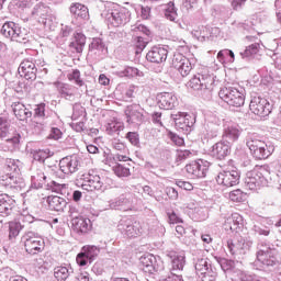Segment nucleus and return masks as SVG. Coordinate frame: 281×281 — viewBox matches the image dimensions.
<instances>
[{
  "label": "nucleus",
  "instance_id": "obj_1",
  "mask_svg": "<svg viewBox=\"0 0 281 281\" xmlns=\"http://www.w3.org/2000/svg\"><path fill=\"white\" fill-rule=\"evenodd\" d=\"M246 146L255 159H269L273 155V146L267 145L265 140L259 139L258 136L251 134L247 137Z\"/></svg>",
  "mask_w": 281,
  "mask_h": 281
},
{
  "label": "nucleus",
  "instance_id": "obj_2",
  "mask_svg": "<svg viewBox=\"0 0 281 281\" xmlns=\"http://www.w3.org/2000/svg\"><path fill=\"white\" fill-rule=\"evenodd\" d=\"M269 173V166H257L254 170L246 173L245 187L248 190H258L262 186H267V175Z\"/></svg>",
  "mask_w": 281,
  "mask_h": 281
},
{
  "label": "nucleus",
  "instance_id": "obj_3",
  "mask_svg": "<svg viewBox=\"0 0 281 281\" xmlns=\"http://www.w3.org/2000/svg\"><path fill=\"white\" fill-rule=\"evenodd\" d=\"M1 34L4 35L5 38L15 41V43H27V41H30L27 30L21 29L19 24L14 22H5L1 27Z\"/></svg>",
  "mask_w": 281,
  "mask_h": 281
},
{
  "label": "nucleus",
  "instance_id": "obj_4",
  "mask_svg": "<svg viewBox=\"0 0 281 281\" xmlns=\"http://www.w3.org/2000/svg\"><path fill=\"white\" fill-rule=\"evenodd\" d=\"M105 19L113 27H120L131 21V11L124 7H113L108 10Z\"/></svg>",
  "mask_w": 281,
  "mask_h": 281
},
{
  "label": "nucleus",
  "instance_id": "obj_5",
  "mask_svg": "<svg viewBox=\"0 0 281 281\" xmlns=\"http://www.w3.org/2000/svg\"><path fill=\"white\" fill-rule=\"evenodd\" d=\"M218 97L229 106L239 108L245 104V94L234 87L222 88L218 92Z\"/></svg>",
  "mask_w": 281,
  "mask_h": 281
},
{
  "label": "nucleus",
  "instance_id": "obj_6",
  "mask_svg": "<svg viewBox=\"0 0 281 281\" xmlns=\"http://www.w3.org/2000/svg\"><path fill=\"white\" fill-rule=\"evenodd\" d=\"M23 240L24 249L26 254H30L31 256H36V254H41V251L45 249V240L34 232L26 233L23 236Z\"/></svg>",
  "mask_w": 281,
  "mask_h": 281
},
{
  "label": "nucleus",
  "instance_id": "obj_7",
  "mask_svg": "<svg viewBox=\"0 0 281 281\" xmlns=\"http://www.w3.org/2000/svg\"><path fill=\"white\" fill-rule=\"evenodd\" d=\"M171 120H173L176 127L179 128V131H182V133H190L192 126L196 124V116L188 112H177L176 114H171Z\"/></svg>",
  "mask_w": 281,
  "mask_h": 281
},
{
  "label": "nucleus",
  "instance_id": "obj_8",
  "mask_svg": "<svg viewBox=\"0 0 281 281\" xmlns=\"http://www.w3.org/2000/svg\"><path fill=\"white\" fill-rule=\"evenodd\" d=\"M257 262L265 267H273L278 262L276 250L271 249L267 244H258L257 246Z\"/></svg>",
  "mask_w": 281,
  "mask_h": 281
},
{
  "label": "nucleus",
  "instance_id": "obj_9",
  "mask_svg": "<svg viewBox=\"0 0 281 281\" xmlns=\"http://www.w3.org/2000/svg\"><path fill=\"white\" fill-rule=\"evenodd\" d=\"M83 182L81 183L82 190L87 192H93V190H104V179L100 177L95 171L90 170L88 173L81 177Z\"/></svg>",
  "mask_w": 281,
  "mask_h": 281
},
{
  "label": "nucleus",
  "instance_id": "obj_10",
  "mask_svg": "<svg viewBox=\"0 0 281 281\" xmlns=\"http://www.w3.org/2000/svg\"><path fill=\"white\" fill-rule=\"evenodd\" d=\"M186 170L192 179H204L210 170L207 160H196L186 166Z\"/></svg>",
  "mask_w": 281,
  "mask_h": 281
},
{
  "label": "nucleus",
  "instance_id": "obj_11",
  "mask_svg": "<svg viewBox=\"0 0 281 281\" xmlns=\"http://www.w3.org/2000/svg\"><path fill=\"white\" fill-rule=\"evenodd\" d=\"M249 109L251 113L259 117H267L271 113V104L267 99L261 97H254L250 101Z\"/></svg>",
  "mask_w": 281,
  "mask_h": 281
},
{
  "label": "nucleus",
  "instance_id": "obj_12",
  "mask_svg": "<svg viewBox=\"0 0 281 281\" xmlns=\"http://www.w3.org/2000/svg\"><path fill=\"white\" fill-rule=\"evenodd\" d=\"M139 262L140 269H143L145 273H157V271H161V269H164L161 261H158L157 257L153 254L143 255L139 258Z\"/></svg>",
  "mask_w": 281,
  "mask_h": 281
},
{
  "label": "nucleus",
  "instance_id": "obj_13",
  "mask_svg": "<svg viewBox=\"0 0 281 281\" xmlns=\"http://www.w3.org/2000/svg\"><path fill=\"white\" fill-rule=\"evenodd\" d=\"M119 231L125 234L128 238H137L142 236V224L139 222H133L132 220H123L119 224Z\"/></svg>",
  "mask_w": 281,
  "mask_h": 281
},
{
  "label": "nucleus",
  "instance_id": "obj_14",
  "mask_svg": "<svg viewBox=\"0 0 281 281\" xmlns=\"http://www.w3.org/2000/svg\"><path fill=\"white\" fill-rule=\"evenodd\" d=\"M216 181L218 186H224V188H234V186L240 183V173L236 170L221 171L216 177Z\"/></svg>",
  "mask_w": 281,
  "mask_h": 281
},
{
  "label": "nucleus",
  "instance_id": "obj_15",
  "mask_svg": "<svg viewBox=\"0 0 281 281\" xmlns=\"http://www.w3.org/2000/svg\"><path fill=\"white\" fill-rule=\"evenodd\" d=\"M171 65L173 69L179 71L182 78H186V76H189L190 71H192V63L182 54L173 55Z\"/></svg>",
  "mask_w": 281,
  "mask_h": 281
},
{
  "label": "nucleus",
  "instance_id": "obj_16",
  "mask_svg": "<svg viewBox=\"0 0 281 281\" xmlns=\"http://www.w3.org/2000/svg\"><path fill=\"white\" fill-rule=\"evenodd\" d=\"M157 100L159 109H164V111H172L179 104V99L172 92H161Z\"/></svg>",
  "mask_w": 281,
  "mask_h": 281
},
{
  "label": "nucleus",
  "instance_id": "obj_17",
  "mask_svg": "<svg viewBox=\"0 0 281 281\" xmlns=\"http://www.w3.org/2000/svg\"><path fill=\"white\" fill-rule=\"evenodd\" d=\"M80 166V160L78 156H67L59 161V168L64 175H74L78 172V167Z\"/></svg>",
  "mask_w": 281,
  "mask_h": 281
},
{
  "label": "nucleus",
  "instance_id": "obj_18",
  "mask_svg": "<svg viewBox=\"0 0 281 281\" xmlns=\"http://www.w3.org/2000/svg\"><path fill=\"white\" fill-rule=\"evenodd\" d=\"M125 115L131 124H142L144 122V110L139 104L128 105L125 109Z\"/></svg>",
  "mask_w": 281,
  "mask_h": 281
},
{
  "label": "nucleus",
  "instance_id": "obj_19",
  "mask_svg": "<svg viewBox=\"0 0 281 281\" xmlns=\"http://www.w3.org/2000/svg\"><path fill=\"white\" fill-rule=\"evenodd\" d=\"M111 210H122L123 212H128L133 207V195L122 194L115 200L110 201Z\"/></svg>",
  "mask_w": 281,
  "mask_h": 281
},
{
  "label": "nucleus",
  "instance_id": "obj_20",
  "mask_svg": "<svg viewBox=\"0 0 281 281\" xmlns=\"http://www.w3.org/2000/svg\"><path fill=\"white\" fill-rule=\"evenodd\" d=\"M18 71L22 78H25V80H34L37 71L36 64L30 59H24L20 64Z\"/></svg>",
  "mask_w": 281,
  "mask_h": 281
},
{
  "label": "nucleus",
  "instance_id": "obj_21",
  "mask_svg": "<svg viewBox=\"0 0 281 281\" xmlns=\"http://www.w3.org/2000/svg\"><path fill=\"white\" fill-rule=\"evenodd\" d=\"M16 202L8 194L0 195V216L8 217L14 214Z\"/></svg>",
  "mask_w": 281,
  "mask_h": 281
},
{
  "label": "nucleus",
  "instance_id": "obj_22",
  "mask_svg": "<svg viewBox=\"0 0 281 281\" xmlns=\"http://www.w3.org/2000/svg\"><path fill=\"white\" fill-rule=\"evenodd\" d=\"M167 257L171 260L172 271H183V268L186 267V252L169 250L167 251Z\"/></svg>",
  "mask_w": 281,
  "mask_h": 281
},
{
  "label": "nucleus",
  "instance_id": "obj_23",
  "mask_svg": "<svg viewBox=\"0 0 281 281\" xmlns=\"http://www.w3.org/2000/svg\"><path fill=\"white\" fill-rule=\"evenodd\" d=\"M147 60L149 63H165L166 58H168V49L161 46H154L146 55Z\"/></svg>",
  "mask_w": 281,
  "mask_h": 281
},
{
  "label": "nucleus",
  "instance_id": "obj_24",
  "mask_svg": "<svg viewBox=\"0 0 281 281\" xmlns=\"http://www.w3.org/2000/svg\"><path fill=\"white\" fill-rule=\"evenodd\" d=\"M231 150H232V145L226 140H221L215 145H213L211 155L212 157H215V159H225V157L229 155Z\"/></svg>",
  "mask_w": 281,
  "mask_h": 281
},
{
  "label": "nucleus",
  "instance_id": "obj_25",
  "mask_svg": "<svg viewBox=\"0 0 281 281\" xmlns=\"http://www.w3.org/2000/svg\"><path fill=\"white\" fill-rule=\"evenodd\" d=\"M0 184L4 188L19 190V188H23V179L19 177V173H7L1 177Z\"/></svg>",
  "mask_w": 281,
  "mask_h": 281
},
{
  "label": "nucleus",
  "instance_id": "obj_26",
  "mask_svg": "<svg viewBox=\"0 0 281 281\" xmlns=\"http://www.w3.org/2000/svg\"><path fill=\"white\" fill-rule=\"evenodd\" d=\"M206 136L209 139H214V137H218V133H221V119L217 116H211L207 119L205 124Z\"/></svg>",
  "mask_w": 281,
  "mask_h": 281
},
{
  "label": "nucleus",
  "instance_id": "obj_27",
  "mask_svg": "<svg viewBox=\"0 0 281 281\" xmlns=\"http://www.w3.org/2000/svg\"><path fill=\"white\" fill-rule=\"evenodd\" d=\"M52 12V9H49L48 5H46L43 2L37 3L31 14L33 16V19H35L36 21H38V23H45V21L47 20V18L49 16V13Z\"/></svg>",
  "mask_w": 281,
  "mask_h": 281
},
{
  "label": "nucleus",
  "instance_id": "obj_28",
  "mask_svg": "<svg viewBox=\"0 0 281 281\" xmlns=\"http://www.w3.org/2000/svg\"><path fill=\"white\" fill-rule=\"evenodd\" d=\"M240 127L238 125H227L224 127V132L222 138L227 144H234V142H238V137H240Z\"/></svg>",
  "mask_w": 281,
  "mask_h": 281
},
{
  "label": "nucleus",
  "instance_id": "obj_29",
  "mask_svg": "<svg viewBox=\"0 0 281 281\" xmlns=\"http://www.w3.org/2000/svg\"><path fill=\"white\" fill-rule=\"evenodd\" d=\"M11 108L16 120H20V122H25L26 120H30V117H32V111L25 108V104L21 102H13L11 104Z\"/></svg>",
  "mask_w": 281,
  "mask_h": 281
},
{
  "label": "nucleus",
  "instance_id": "obj_30",
  "mask_svg": "<svg viewBox=\"0 0 281 281\" xmlns=\"http://www.w3.org/2000/svg\"><path fill=\"white\" fill-rule=\"evenodd\" d=\"M71 225L75 232L78 234H87L89 229H91V220L80 217V216H75L71 220Z\"/></svg>",
  "mask_w": 281,
  "mask_h": 281
},
{
  "label": "nucleus",
  "instance_id": "obj_31",
  "mask_svg": "<svg viewBox=\"0 0 281 281\" xmlns=\"http://www.w3.org/2000/svg\"><path fill=\"white\" fill-rule=\"evenodd\" d=\"M70 13L74 14L75 19L80 21L89 20V8L82 3H74L70 5Z\"/></svg>",
  "mask_w": 281,
  "mask_h": 281
},
{
  "label": "nucleus",
  "instance_id": "obj_32",
  "mask_svg": "<svg viewBox=\"0 0 281 281\" xmlns=\"http://www.w3.org/2000/svg\"><path fill=\"white\" fill-rule=\"evenodd\" d=\"M240 225H243V216L238 213H233L224 222L225 229L231 232H236Z\"/></svg>",
  "mask_w": 281,
  "mask_h": 281
},
{
  "label": "nucleus",
  "instance_id": "obj_33",
  "mask_svg": "<svg viewBox=\"0 0 281 281\" xmlns=\"http://www.w3.org/2000/svg\"><path fill=\"white\" fill-rule=\"evenodd\" d=\"M85 45H87V36L82 33H75L74 41L70 43L69 47L77 54H82Z\"/></svg>",
  "mask_w": 281,
  "mask_h": 281
},
{
  "label": "nucleus",
  "instance_id": "obj_34",
  "mask_svg": "<svg viewBox=\"0 0 281 281\" xmlns=\"http://www.w3.org/2000/svg\"><path fill=\"white\" fill-rule=\"evenodd\" d=\"M47 203L50 210H54L55 212H63V210L67 207V201L58 195H49L47 198Z\"/></svg>",
  "mask_w": 281,
  "mask_h": 281
},
{
  "label": "nucleus",
  "instance_id": "obj_35",
  "mask_svg": "<svg viewBox=\"0 0 281 281\" xmlns=\"http://www.w3.org/2000/svg\"><path fill=\"white\" fill-rule=\"evenodd\" d=\"M32 188H35V190H40V188H43L47 181V176H45V172L43 170L37 169L35 173L32 176Z\"/></svg>",
  "mask_w": 281,
  "mask_h": 281
},
{
  "label": "nucleus",
  "instance_id": "obj_36",
  "mask_svg": "<svg viewBox=\"0 0 281 281\" xmlns=\"http://www.w3.org/2000/svg\"><path fill=\"white\" fill-rule=\"evenodd\" d=\"M72 272L74 270L67 266H58L54 269V277L58 281H66Z\"/></svg>",
  "mask_w": 281,
  "mask_h": 281
},
{
  "label": "nucleus",
  "instance_id": "obj_37",
  "mask_svg": "<svg viewBox=\"0 0 281 281\" xmlns=\"http://www.w3.org/2000/svg\"><path fill=\"white\" fill-rule=\"evenodd\" d=\"M121 78H144V72L135 67L127 66L124 70L119 71Z\"/></svg>",
  "mask_w": 281,
  "mask_h": 281
},
{
  "label": "nucleus",
  "instance_id": "obj_38",
  "mask_svg": "<svg viewBox=\"0 0 281 281\" xmlns=\"http://www.w3.org/2000/svg\"><path fill=\"white\" fill-rule=\"evenodd\" d=\"M198 77L200 78V82L204 90L207 89L209 91H212L214 89V76L207 72H199Z\"/></svg>",
  "mask_w": 281,
  "mask_h": 281
},
{
  "label": "nucleus",
  "instance_id": "obj_39",
  "mask_svg": "<svg viewBox=\"0 0 281 281\" xmlns=\"http://www.w3.org/2000/svg\"><path fill=\"white\" fill-rule=\"evenodd\" d=\"M81 251L90 259V262H93L100 256V248L98 246H83Z\"/></svg>",
  "mask_w": 281,
  "mask_h": 281
},
{
  "label": "nucleus",
  "instance_id": "obj_40",
  "mask_svg": "<svg viewBox=\"0 0 281 281\" xmlns=\"http://www.w3.org/2000/svg\"><path fill=\"white\" fill-rule=\"evenodd\" d=\"M105 131L108 135H120V132L124 131V123L112 121L108 123Z\"/></svg>",
  "mask_w": 281,
  "mask_h": 281
},
{
  "label": "nucleus",
  "instance_id": "obj_41",
  "mask_svg": "<svg viewBox=\"0 0 281 281\" xmlns=\"http://www.w3.org/2000/svg\"><path fill=\"white\" fill-rule=\"evenodd\" d=\"M258 52H260V44L255 43L251 44L249 46L246 47V49L244 52L240 53L241 58H254V56H256V54H258Z\"/></svg>",
  "mask_w": 281,
  "mask_h": 281
},
{
  "label": "nucleus",
  "instance_id": "obj_42",
  "mask_svg": "<svg viewBox=\"0 0 281 281\" xmlns=\"http://www.w3.org/2000/svg\"><path fill=\"white\" fill-rule=\"evenodd\" d=\"M5 166L7 172H10V175H19V172H21V162L19 160L8 158L5 160Z\"/></svg>",
  "mask_w": 281,
  "mask_h": 281
},
{
  "label": "nucleus",
  "instance_id": "obj_43",
  "mask_svg": "<svg viewBox=\"0 0 281 281\" xmlns=\"http://www.w3.org/2000/svg\"><path fill=\"white\" fill-rule=\"evenodd\" d=\"M227 249L232 256H240V237H238L235 241L234 239H228Z\"/></svg>",
  "mask_w": 281,
  "mask_h": 281
},
{
  "label": "nucleus",
  "instance_id": "obj_44",
  "mask_svg": "<svg viewBox=\"0 0 281 281\" xmlns=\"http://www.w3.org/2000/svg\"><path fill=\"white\" fill-rule=\"evenodd\" d=\"M113 172L119 178L131 177V169L122 164L113 166Z\"/></svg>",
  "mask_w": 281,
  "mask_h": 281
},
{
  "label": "nucleus",
  "instance_id": "obj_45",
  "mask_svg": "<svg viewBox=\"0 0 281 281\" xmlns=\"http://www.w3.org/2000/svg\"><path fill=\"white\" fill-rule=\"evenodd\" d=\"M165 16L168 21H177V9H175V2L167 3L165 8Z\"/></svg>",
  "mask_w": 281,
  "mask_h": 281
},
{
  "label": "nucleus",
  "instance_id": "obj_46",
  "mask_svg": "<svg viewBox=\"0 0 281 281\" xmlns=\"http://www.w3.org/2000/svg\"><path fill=\"white\" fill-rule=\"evenodd\" d=\"M210 269L207 265V259H198L195 261V271L198 276H204Z\"/></svg>",
  "mask_w": 281,
  "mask_h": 281
},
{
  "label": "nucleus",
  "instance_id": "obj_47",
  "mask_svg": "<svg viewBox=\"0 0 281 281\" xmlns=\"http://www.w3.org/2000/svg\"><path fill=\"white\" fill-rule=\"evenodd\" d=\"M67 78L70 82H75L77 87H83L85 81L81 78L80 70L75 69L70 74L67 75Z\"/></svg>",
  "mask_w": 281,
  "mask_h": 281
},
{
  "label": "nucleus",
  "instance_id": "obj_48",
  "mask_svg": "<svg viewBox=\"0 0 281 281\" xmlns=\"http://www.w3.org/2000/svg\"><path fill=\"white\" fill-rule=\"evenodd\" d=\"M254 241L239 237V256H245L251 249Z\"/></svg>",
  "mask_w": 281,
  "mask_h": 281
},
{
  "label": "nucleus",
  "instance_id": "obj_49",
  "mask_svg": "<svg viewBox=\"0 0 281 281\" xmlns=\"http://www.w3.org/2000/svg\"><path fill=\"white\" fill-rule=\"evenodd\" d=\"M10 133V123L4 117H0V137L1 139H5Z\"/></svg>",
  "mask_w": 281,
  "mask_h": 281
},
{
  "label": "nucleus",
  "instance_id": "obj_50",
  "mask_svg": "<svg viewBox=\"0 0 281 281\" xmlns=\"http://www.w3.org/2000/svg\"><path fill=\"white\" fill-rule=\"evenodd\" d=\"M252 232L258 236H269V234H271V231L269 229V227L262 225L261 223L255 224L252 226Z\"/></svg>",
  "mask_w": 281,
  "mask_h": 281
},
{
  "label": "nucleus",
  "instance_id": "obj_51",
  "mask_svg": "<svg viewBox=\"0 0 281 281\" xmlns=\"http://www.w3.org/2000/svg\"><path fill=\"white\" fill-rule=\"evenodd\" d=\"M189 87L193 89L194 91H203L205 88H203V85L201 83V77H199V74L195 75L190 81Z\"/></svg>",
  "mask_w": 281,
  "mask_h": 281
},
{
  "label": "nucleus",
  "instance_id": "obj_52",
  "mask_svg": "<svg viewBox=\"0 0 281 281\" xmlns=\"http://www.w3.org/2000/svg\"><path fill=\"white\" fill-rule=\"evenodd\" d=\"M134 45L136 47V54H139V52H144L146 48V45H148V41L145 40L143 36H136L134 38Z\"/></svg>",
  "mask_w": 281,
  "mask_h": 281
},
{
  "label": "nucleus",
  "instance_id": "obj_53",
  "mask_svg": "<svg viewBox=\"0 0 281 281\" xmlns=\"http://www.w3.org/2000/svg\"><path fill=\"white\" fill-rule=\"evenodd\" d=\"M76 261L79 267H87V265H91V259L88 258L82 250L77 255Z\"/></svg>",
  "mask_w": 281,
  "mask_h": 281
},
{
  "label": "nucleus",
  "instance_id": "obj_54",
  "mask_svg": "<svg viewBox=\"0 0 281 281\" xmlns=\"http://www.w3.org/2000/svg\"><path fill=\"white\" fill-rule=\"evenodd\" d=\"M49 157V153L47 150H43V149H40V150H35L33 153V159L35 161H45V159H47Z\"/></svg>",
  "mask_w": 281,
  "mask_h": 281
},
{
  "label": "nucleus",
  "instance_id": "obj_55",
  "mask_svg": "<svg viewBox=\"0 0 281 281\" xmlns=\"http://www.w3.org/2000/svg\"><path fill=\"white\" fill-rule=\"evenodd\" d=\"M9 229L12 236H19V232L23 229V225L21 224V222H10Z\"/></svg>",
  "mask_w": 281,
  "mask_h": 281
},
{
  "label": "nucleus",
  "instance_id": "obj_56",
  "mask_svg": "<svg viewBox=\"0 0 281 281\" xmlns=\"http://www.w3.org/2000/svg\"><path fill=\"white\" fill-rule=\"evenodd\" d=\"M231 201H234L235 203H240L245 199V194L240 189L234 190L229 193Z\"/></svg>",
  "mask_w": 281,
  "mask_h": 281
},
{
  "label": "nucleus",
  "instance_id": "obj_57",
  "mask_svg": "<svg viewBox=\"0 0 281 281\" xmlns=\"http://www.w3.org/2000/svg\"><path fill=\"white\" fill-rule=\"evenodd\" d=\"M90 47L91 49H95L97 52H104L105 45L104 42H102V38L95 37L92 40Z\"/></svg>",
  "mask_w": 281,
  "mask_h": 281
},
{
  "label": "nucleus",
  "instance_id": "obj_58",
  "mask_svg": "<svg viewBox=\"0 0 281 281\" xmlns=\"http://www.w3.org/2000/svg\"><path fill=\"white\" fill-rule=\"evenodd\" d=\"M58 91L61 95H74V91L69 83H58Z\"/></svg>",
  "mask_w": 281,
  "mask_h": 281
},
{
  "label": "nucleus",
  "instance_id": "obj_59",
  "mask_svg": "<svg viewBox=\"0 0 281 281\" xmlns=\"http://www.w3.org/2000/svg\"><path fill=\"white\" fill-rule=\"evenodd\" d=\"M52 191L57 194H65L67 192V184H60L56 181L52 182Z\"/></svg>",
  "mask_w": 281,
  "mask_h": 281
},
{
  "label": "nucleus",
  "instance_id": "obj_60",
  "mask_svg": "<svg viewBox=\"0 0 281 281\" xmlns=\"http://www.w3.org/2000/svg\"><path fill=\"white\" fill-rule=\"evenodd\" d=\"M126 139H128L132 146H139V134H137V132H128Z\"/></svg>",
  "mask_w": 281,
  "mask_h": 281
},
{
  "label": "nucleus",
  "instance_id": "obj_61",
  "mask_svg": "<svg viewBox=\"0 0 281 281\" xmlns=\"http://www.w3.org/2000/svg\"><path fill=\"white\" fill-rule=\"evenodd\" d=\"M176 186H178V188H181V190H187V191L194 190V186H192V183L183 180H177Z\"/></svg>",
  "mask_w": 281,
  "mask_h": 281
},
{
  "label": "nucleus",
  "instance_id": "obj_62",
  "mask_svg": "<svg viewBox=\"0 0 281 281\" xmlns=\"http://www.w3.org/2000/svg\"><path fill=\"white\" fill-rule=\"evenodd\" d=\"M192 157V151L184 149V150H178V161H186V159H190Z\"/></svg>",
  "mask_w": 281,
  "mask_h": 281
},
{
  "label": "nucleus",
  "instance_id": "obj_63",
  "mask_svg": "<svg viewBox=\"0 0 281 281\" xmlns=\"http://www.w3.org/2000/svg\"><path fill=\"white\" fill-rule=\"evenodd\" d=\"M63 137V132L58 127H52L49 139H60Z\"/></svg>",
  "mask_w": 281,
  "mask_h": 281
},
{
  "label": "nucleus",
  "instance_id": "obj_64",
  "mask_svg": "<svg viewBox=\"0 0 281 281\" xmlns=\"http://www.w3.org/2000/svg\"><path fill=\"white\" fill-rule=\"evenodd\" d=\"M160 281H183V277L170 272L167 278H161Z\"/></svg>",
  "mask_w": 281,
  "mask_h": 281
}]
</instances>
